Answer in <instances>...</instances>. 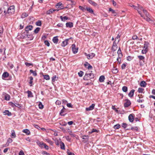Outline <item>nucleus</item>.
Masks as SVG:
<instances>
[{
    "instance_id": "nucleus-64",
    "label": "nucleus",
    "mask_w": 155,
    "mask_h": 155,
    "mask_svg": "<svg viewBox=\"0 0 155 155\" xmlns=\"http://www.w3.org/2000/svg\"><path fill=\"white\" fill-rule=\"evenodd\" d=\"M44 144L43 147H44L46 150H48L49 149L47 145H46V144L45 143H43Z\"/></svg>"
},
{
    "instance_id": "nucleus-20",
    "label": "nucleus",
    "mask_w": 155,
    "mask_h": 155,
    "mask_svg": "<svg viewBox=\"0 0 155 155\" xmlns=\"http://www.w3.org/2000/svg\"><path fill=\"white\" fill-rule=\"evenodd\" d=\"M149 43L147 41H145L144 43V46L143 47V49H146L148 50V47Z\"/></svg>"
},
{
    "instance_id": "nucleus-37",
    "label": "nucleus",
    "mask_w": 155,
    "mask_h": 155,
    "mask_svg": "<svg viewBox=\"0 0 155 155\" xmlns=\"http://www.w3.org/2000/svg\"><path fill=\"white\" fill-rule=\"evenodd\" d=\"M3 32V28L2 26H0V37L2 35Z\"/></svg>"
},
{
    "instance_id": "nucleus-62",
    "label": "nucleus",
    "mask_w": 155,
    "mask_h": 155,
    "mask_svg": "<svg viewBox=\"0 0 155 155\" xmlns=\"http://www.w3.org/2000/svg\"><path fill=\"white\" fill-rule=\"evenodd\" d=\"M56 75L54 76L53 77H52V82H54L56 80Z\"/></svg>"
},
{
    "instance_id": "nucleus-35",
    "label": "nucleus",
    "mask_w": 155,
    "mask_h": 155,
    "mask_svg": "<svg viewBox=\"0 0 155 155\" xmlns=\"http://www.w3.org/2000/svg\"><path fill=\"white\" fill-rule=\"evenodd\" d=\"M30 72L31 73H32L33 75L34 76H36L37 75V73L36 71H33L32 70H30Z\"/></svg>"
},
{
    "instance_id": "nucleus-24",
    "label": "nucleus",
    "mask_w": 155,
    "mask_h": 155,
    "mask_svg": "<svg viewBox=\"0 0 155 155\" xmlns=\"http://www.w3.org/2000/svg\"><path fill=\"white\" fill-rule=\"evenodd\" d=\"M58 39L57 36L54 37L52 39V41L53 42L56 44L58 43Z\"/></svg>"
},
{
    "instance_id": "nucleus-61",
    "label": "nucleus",
    "mask_w": 155,
    "mask_h": 155,
    "mask_svg": "<svg viewBox=\"0 0 155 155\" xmlns=\"http://www.w3.org/2000/svg\"><path fill=\"white\" fill-rule=\"evenodd\" d=\"M61 101L58 100L56 101L55 102V104L56 105H60L61 104Z\"/></svg>"
},
{
    "instance_id": "nucleus-27",
    "label": "nucleus",
    "mask_w": 155,
    "mask_h": 155,
    "mask_svg": "<svg viewBox=\"0 0 155 155\" xmlns=\"http://www.w3.org/2000/svg\"><path fill=\"white\" fill-rule=\"evenodd\" d=\"M22 132L26 133L27 135H28L30 134V131L28 129H24L23 130Z\"/></svg>"
},
{
    "instance_id": "nucleus-59",
    "label": "nucleus",
    "mask_w": 155,
    "mask_h": 155,
    "mask_svg": "<svg viewBox=\"0 0 155 155\" xmlns=\"http://www.w3.org/2000/svg\"><path fill=\"white\" fill-rule=\"evenodd\" d=\"M12 139L11 138H9L8 139L7 141V143H8V144H9L10 143H11L12 142Z\"/></svg>"
},
{
    "instance_id": "nucleus-8",
    "label": "nucleus",
    "mask_w": 155,
    "mask_h": 155,
    "mask_svg": "<svg viewBox=\"0 0 155 155\" xmlns=\"http://www.w3.org/2000/svg\"><path fill=\"white\" fill-rule=\"evenodd\" d=\"M126 102L124 104V107H129L131 104L130 101L128 99L125 100Z\"/></svg>"
},
{
    "instance_id": "nucleus-6",
    "label": "nucleus",
    "mask_w": 155,
    "mask_h": 155,
    "mask_svg": "<svg viewBox=\"0 0 155 155\" xmlns=\"http://www.w3.org/2000/svg\"><path fill=\"white\" fill-rule=\"evenodd\" d=\"M86 55L87 56V58L88 59H90L92 58L95 56V54L94 53H91L88 54L85 53Z\"/></svg>"
},
{
    "instance_id": "nucleus-11",
    "label": "nucleus",
    "mask_w": 155,
    "mask_h": 155,
    "mask_svg": "<svg viewBox=\"0 0 155 155\" xmlns=\"http://www.w3.org/2000/svg\"><path fill=\"white\" fill-rule=\"evenodd\" d=\"M69 39H66L64 41H63L61 43V46L63 47H64L67 45Z\"/></svg>"
},
{
    "instance_id": "nucleus-33",
    "label": "nucleus",
    "mask_w": 155,
    "mask_h": 155,
    "mask_svg": "<svg viewBox=\"0 0 155 155\" xmlns=\"http://www.w3.org/2000/svg\"><path fill=\"white\" fill-rule=\"evenodd\" d=\"M4 113H5V114L7 115L8 116H10L12 115L11 113L9 112L8 110H5Z\"/></svg>"
},
{
    "instance_id": "nucleus-15",
    "label": "nucleus",
    "mask_w": 155,
    "mask_h": 155,
    "mask_svg": "<svg viewBox=\"0 0 155 155\" xmlns=\"http://www.w3.org/2000/svg\"><path fill=\"white\" fill-rule=\"evenodd\" d=\"M66 27H67L72 28L73 26V23L71 22H67L66 24Z\"/></svg>"
},
{
    "instance_id": "nucleus-50",
    "label": "nucleus",
    "mask_w": 155,
    "mask_h": 155,
    "mask_svg": "<svg viewBox=\"0 0 155 155\" xmlns=\"http://www.w3.org/2000/svg\"><path fill=\"white\" fill-rule=\"evenodd\" d=\"M84 72L82 71H80L78 73V74L79 77H81L83 76Z\"/></svg>"
},
{
    "instance_id": "nucleus-18",
    "label": "nucleus",
    "mask_w": 155,
    "mask_h": 155,
    "mask_svg": "<svg viewBox=\"0 0 155 155\" xmlns=\"http://www.w3.org/2000/svg\"><path fill=\"white\" fill-rule=\"evenodd\" d=\"M146 83L144 81H141L140 84V85L141 87H145L147 85Z\"/></svg>"
},
{
    "instance_id": "nucleus-52",
    "label": "nucleus",
    "mask_w": 155,
    "mask_h": 155,
    "mask_svg": "<svg viewBox=\"0 0 155 155\" xmlns=\"http://www.w3.org/2000/svg\"><path fill=\"white\" fill-rule=\"evenodd\" d=\"M144 89L141 88H139L138 90V92L139 93H142Z\"/></svg>"
},
{
    "instance_id": "nucleus-23",
    "label": "nucleus",
    "mask_w": 155,
    "mask_h": 155,
    "mask_svg": "<svg viewBox=\"0 0 155 155\" xmlns=\"http://www.w3.org/2000/svg\"><path fill=\"white\" fill-rule=\"evenodd\" d=\"M141 10L143 12L144 14H145V15L146 16V17H148V16H149V14L146 11V10H145L143 9V8L141 7Z\"/></svg>"
},
{
    "instance_id": "nucleus-5",
    "label": "nucleus",
    "mask_w": 155,
    "mask_h": 155,
    "mask_svg": "<svg viewBox=\"0 0 155 155\" xmlns=\"http://www.w3.org/2000/svg\"><path fill=\"white\" fill-rule=\"evenodd\" d=\"M72 51L73 53L76 54L78 51V48H76L75 44H73L72 45Z\"/></svg>"
},
{
    "instance_id": "nucleus-57",
    "label": "nucleus",
    "mask_w": 155,
    "mask_h": 155,
    "mask_svg": "<svg viewBox=\"0 0 155 155\" xmlns=\"http://www.w3.org/2000/svg\"><path fill=\"white\" fill-rule=\"evenodd\" d=\"M112 109L113 110H114L117 113H118V110L114 106L112 105Z\"/></svg>"
},
{
    "instance_id": "nucleus-55",
    "label": "nucleus",
    "mask_w": 155,
    "mask_h": 155,
    "mask_svg": "<svg viewBox=\"0 0 155 155\" xmlns=\"http://www.w3.org/2000/svg\"><path fill=\"white\" fill-rule=\"evenodd\" d=\"M148 51V50L146 49H143L142 51V54H145L147 53V52Z\"/></svg>"
},
{
    "instance_id": "nucleus-16",
    "label": "nucleus",
    "mask_w": 155,
    "mask_h": 155,
    "mask_svg": "<svg viewBox=\"0 0 155 155\" xmlns=\"http://www.w3.org/2000/svg\"><path fill=\"white\" fill-rule=\"evenodd\" d=\"M138 58L140 60H143L144 59V57L142 55L138 56ZM139 62L140 63V66H142L143 64H141V61H140Z\"/></svg>"
},
{
    "instance_id": "nucleus-44",
    "label": "nucleus",
    "mask_w": 155,
    "mask_h": 155,
    "mask_svg": "<svg viewBox=\"0 0 155 155\" xmlns=\"http://www.w3.org/2000/svg\"><path fill=\"white\" fill-rule=\"evenodd\" d=\"M114 127L115 129H118L120 127V125L119 124H117L114 126Z\"/></svg>"
},
{
    "instance_id": "nucleus-49",
    "label": "nucleus",
    "mask_w": 155,
    "mask_h": 155,
    "mask_svg": "<svg viewBox=\"0 0 155 155\" xmlns=\"http://www.w3.org/2000/svg\"><path fill=\"white\" fill-rule=\"evenodd\" d=\"M139 99L137 100V101L139 103H142L144 101V100L143 99H141L140 97H139Z\"/></svg>"
},
{
    "instance_id": "nucleus-28",
    "label": "nucleus",
    "mask_w": 155,
    "mask_h": 155,
    "mask_svg": "<svg viewBox=\"0 0 155 155\" xmlns=\"http://www.w3.org/2000/svg\"><path fill=\"white\" fill-rule=\"evenodd\" d=\"M66 112L65 110H63V109H62L61 110L60 113V114L62 116H64L67 113H65V114H64L63 113H64Z\"/></svg>"
},
{
    "instance_id": "nucleus-14",
    "label": "nucleus",
    "mask_w": 155,
    "mask_h": 155,
    "mask_svg": "<svg viewBox=\"0 0 155 155\" xmlns=\"http://www.w3.org/2000/svg\"><path fill=\"white\" fill-rule=\"evenodd\" d=\"M117 53L119 58H120L122 57L123 55L120 48H119L117 51Z\"/></svg>"
},
{
    "instance_id": "nucleus-63",
    "label": "nucleus",
    "mask_w": 155,
    "mask_h": 155,
    "mask_svg": "<svg viewBox=\"0 0 155 155\" xmlns=\"http://www.w3.org/2000/svg\"><path fill=\"white\" fill-rule=\"evenodd\" d=\"M67 123L65 121L60 123V124L62 126H65L67 125Z\"/></svg>"
},
{
    "instance_id": "nucleus-1",
    "label": "nucleus",
    "mask_w": 155,
    "mask_h": 155,
    "mask_svg": "<svg viewBox=\"0 0 155 155\" xmlns=\"http://www.w3.org/2000/svg\"><path fill=\"white\" fill-rule=\"evenodd\" d=\"M95 77V75L92 73V71H87L83 78L85 80H88L91 79Z\"/></svg>"
},
{
    "instance_id": "nucleus-39",
    "label": "nucleus",
    "mask_w": 155,
    "mask_h": 155,
    "mask_svg": "<svg viewBox=\"0 0 155 155\" xmlns=\"http://www.w3.org/2000/svg\"><path fill=\"white\" fill-rule=\"evenodd\" d=\"M12 132L11 137L12 138H15L16 137V135L14 131V130H12Z\"/></svg>"
},
{
    "instance_id": "nucleus-56",
    "label": "nucleus",
    "mask_w": 155,
    "mask_h": 155,
    "mask_svg": "<svg viewBox=\"0 0 155 155\" xmlns=\"http://www.w3.org/2000/svg\"><path fill=\"white\" fill-rule=\"evenodd\" d=\"M67 153L68 155H74L73 153L70 151L68 150L67 151Z\"/></svg>"
},
{
    "instance_id": "nucleus-36",
    "label": "nucleus",
    "mask_w": 155,
    "mask_h": 155,
    "mask_svg": "<svg viewBox=\"0 0 155 155\" xmlns=\"http://www.w3.org/2000/svg\"><path fill=\"white\" fill-rule=\"evenodd\" d=\"M61 148L63 150L65 149V145L64 143L61 142L60 144Z\"/></svg>"
},
{
    "instance_id": "nucleus-10",
    "label": "nucleus",
    "mask_w": 155,
    "mask_h": 155,
    "mask_svg": "<svg viewBox=\"0 0 155 155\" xmlns=\"http://www.w3.org/2000/svg\"><path fill=\"white\" fill-rule=\"evenodd\" d=\"M83 139L85 140L83 141L84 143L87 142L89 140V136L88 135H84L81 137Z\"/></svg>"
},
{
    "instance_id": "nucleus-40",
    "label": "nucleus",
    "mask_w": 155,
    "mask_h": 155,
    "mask_svg": "<svg viewBox=\"0 0 155 155\" xmlns=\"http://www.w3.org/2000/svg\"><path fill=\"white\" fill-rule=\"evenodd\" d=\"M79 8L83 12H84L86 10V8H84L81 6H79Z\"/></svg>"
},
{
    "instance_id": "nucleus-53",
    "label": "nucleus",
    "mask_w": 155,
    "mask_h": 155,
    "mask_svg": "<svg viewBox=\"0 0 155 155\" xmlns=\"http://www.w3.org/2000/svg\"><path fill=\"white\" fill-rule=\"evenodd\" d=\"M44 43L45 45H46L48 47H49L50 46V43L47 40L45 41Z\"/></svg>"
},
{
    "instance_id": "nucleus-46",
    "label": "nucleus",
    "mask_w": 155,
    "mask_h": 155,
    "mask_svg": "<svg viewBox=\"0 0 155 155\" xmlns=\"http://www.w3.org/2000/svg\"><path fill=\"white\" fill-rule=\"evenodd\" d=\"M123 91L124 92H126L127 91V87L126 86H124L122 88Z\"/></svg>"
},
{
    "instance_id": "nucleus-2",
    "label": "nucleus",
    "mask_w": 155,
    "mask_h": 155,
    "mask_svg": "<svg viewBox=\"0 0 155 155\" xmlns=\"http://www.w3.org/2000/svg\"><path fill=\"white\" fill-rule=\"evenodd\" d=\"M15 12V6L13 5L10 6L8 9V11L6 12L5 10L4 11V13L5 15L7 14H8L9 15H11L14 13Z\"/></svg>"
},
{
    "instance_id": "nucleus-17",
    "label": "nucleus",
    "mask_w": 155,
    "mask_h": 155,
    "mask_svg": "<svg viewBox=\"0 0 155 155\" xmlns=\"http://www.w3.org/2000/svg\"><path fill=\"white\" fill-rule=\"evenodd\" d=\"M58 11L59 10L58 9H50L47 12V14H50V13H52L55 11L58 12Z\"/></svg>"
},
{
    "instance_id": "nucleus-12",
    "label": "nucleus",
    "mask_w": 155,
    "mask_h": 155,
    "mask_svg": "<svg viewBox=\"0 0 155 155\" xmlns=\"http://www.w3.org/2000/svg\"><path fill=\"white\" fill-rule=\"evenodd\" d=\"M33 28V26L31 25L28 26L26 27L25 28V31L26 32L28 31H29L31 30Z\"/></svg>"
},
{
    "instance_id": "nucleus-13",
    "label": "nucleus",
    "mask_w": 155,
    "mask_h": 155,
    "mask_svg": "<svg viewBox=\"0 0 155 155\" xmlns=\"http://www.w3.org/2000/svg\"><path fill=\"white\" fill-rule=\"evenodd\" d=\"M87 1L91 4L94 6H96L97 5V3L92 0H87Z\"/></svg>"
},
{
    "instance_id": "nucleus-38",
    "label": "nucleus",
    "mask_w": 155,
    "mask_h": 155,
    "mask_svg": "<svg viewBox=\"0 0 155 155\" xmlns=\"http://www.w3.org/2000/svg\"><path fill=\"white\" fill-rule=\"evenodd\" d=\"M44 78L47 80H49L50 79V77L48 75H44Z\"/></svg>"
},
{
    "instance_id": "nucleus-48",
    "label": "nucleus",
    "mask_w": 155,
    "mask_h": 155,
    "mask_svg": "<svg viewBox=\"0 0 155 155\" xmlns=\"http://www.w3.org/2000/svg\"><path fill=\"white\" fill-rule=\"evenodd\" d=\"M122 126L124 128H126L127 127L128 125L126 123H123L122 124Z\"/></svg>"
},
{
    "instance_id": "nucleus-29",
    "label": "nucleus",
    "mask_w": 155,
    "mask_h": 155,
    "mask_svg": "<svg viewBox=\"0 0 155 155\" xmlns=\"http://www.w3.org/2000/svg\"><path fill=\"white\" fill-rule=\"evenodd\" d=\"M37 144L41 148H42L44 146V144L43 143H43V142H40V141H38L37 142Z\"/></svg>"
},
{
    "instance_id": "nucleus-47",
    "label": "nucleus",
    "mask_w": 155,
    "mask_h": 155,
    "mask_svg": "<svg viewBox=\"0 0 155 155\" xmlns=\"http://www.w3.org/2000/svg\"><path fill=\"white\" fill-rule=\"evenodd\" d=\"M40 28H38V27L37 28L34 30V32L35 34H37V33H38V31H40Z\"/></svg>"
},
{
    "instance_id": "nucleus-4",
    "label": "nucleus",
    "mask_w": 155,
    "mask_h": 155,
    "mask_svg": "<svg viewBox=\"0 0 155 155\" xmlns=\"http://www.w3.org/2000/svg\"><path fill=\"white\" fill-rule=\"evenodd\" d=\"M137 11L138 12V13L140 15H141V16L144 19H146V20L148 21H151V20L150 19V15H149V16H148V17H146V18L144 17L142 13H141V12L139 10H137Z\"/></svg>"
},
{
    "instance_id": "nucleus-26",
    "label": "nucleus",
    "mask_w": 155,
    "mask_h": 155,
    "mask_svg": "<svg viewBox=\"0 0 155 155\" xmlns=\"http://www.w3.org/2000/svg\"><path fill=\"white\" fill-rule=\"evenodd\" d=\"M109 12H111L113 14H114V16H116L117 15V13L112 8H110L109 9Z\"/></svg>"
},
{
    "instance_id": "nucleus-3",
    "label": "nucleus",
    "mask_w": 155,
    "mask_h": 155,
    "mask_svg": "<svg viewBox=\"0 0 155 155\" xmlns=\"http://www.w3.org/2000/svg\"><path fill=\"white\" fill-rule=\"evenodd\" d=\"M119 41L120 40L118 39L117 42H116V41H114L113 42L112 47L111 49V50L113 51H116L117 48V44Z\"/></svg>"
},
{
    "instance_id": "nucleus-31",
    "label": "nucleus",
    "mask_w": 155,
    "mask_h": 155,
    "mask_svg": "<svg viewBox=\"0 0 155 155\" xmlns=\"http://www.w3.org/2000/svg\"><path fill=\"white\" fill-rule=\"evenodd\" d=\"M112 72L114 74H116L118 72L117 69L115 67H113V68L112 69Z\"/></svg>"
},
{
    "instance_id": "nucleus-51",
    "label": "nucleus",
    "mask_w": 155,
    "mask_h": 155,
    "mask_svg": "<svg viewBox=\"0 0 155 155\" xmlns=\"http://www.w3.org/2000/svg\"><path fill=\"white\" fill-rule=\"evenodd\" d=\"M130 130H136V131H137L138 130V128L137 127H131L130 128Z\"/></svg>"
},
{
    "instance_id": "nucleus-25",
    "label": "nucleus",
    "mask_w": 155,
    "mask_h": 155,
    "mask_svg": "<svg viewBox=\"0 0 155 155\" xmlns=\"http://www.w3.org/2000/svg\"><path fill=\"white\" fill-rule=\"evenodd\" d=\"M60 18L61 21H64L68 19V18L66 16L63 17L62 16H61L60 17Z\"/></svg>"
},
{
    "instance_id": "nucleus-34",
    "label": "nucleus",
    "mask_w": 155,
    "mask_h": 155,
    "mask_svg": "<svg viewBox=\"0 0 155 155\" xmlns=\"http://www.w3.org/2000/svg\"><path fill=\"white\" fill-rule=\"evenodd\" d=\"M10 96L8 94H6L5 97V99L6 101H8L10 100Z\"/></svg>"
},
{
    "instance_id": "nucleus-42",
    "label": "nucleus",
    "mask_w": 155,
    "mask_h": 155,
    "mask_svg": "<svg viewBox=\"0 0 155 155\" xmlns=\"http://www.w3.org/2000/svg\"><path fill=\"white\" fill-rule=\"evenodd\" d=\"M9 105H11L13 107H18L15 104L13 103L12 102H9Z\"/></svg>"
},
{
    "instance_id": "nucleus-22",
    "label": "nucleus",
    "mask_w": 155,
    "mask_h": 155,
    "mask_svg": "<svg viewBox=\"0 0 155 155\" xmlns=\"http://www.w3.org/2000/svg\"><path fill=\"white\" fill-rule=\"evenodd\" d=\"M86 10L91 14H94L93 10L91 8L89 7H86Z\"/></svg>"
},
{
    "instance_id": "nucleus-54",
    "label": "nucleus",
    "mask_w": 155,
    "mask_h": 155,
    "mask_svg": "<svg viewBox=\"0 0 155 155\" xmlns=\"http://www.w3.org/2000/svg\"><path fill=\"white\" fill-rule=\"evenodd\" d=\"M25 64L26 66L28 67H29L30 66H33V64L32 63L25 62Z\"/></svg>"
},
{
    "instance_id": "nucleus-45",
    "label": "nucleus",
    "mask_w": 155,
    "mask_h": 155,
    "mask_svg": "<svg viewBox=\"0 0 155 155\" xmlns=\"http://www.w3.org/2000/svg\"><path fill=\"white\" fill-rule=\"evenodd\" d=\"M36 25L38 26H41V21L39 20L36 22Z\"/></svg>"
},
{
    "instance_id": "nucleus-32",
    "label": "nucleus",
    "mask_w": 155,
    "mask_h": 155,
    "mask_svg": "<svg viewBox=\"0 0 155 155\" xmlns=\"http://www.w3.org/2000/svg\"><path fill=\"white\" fill-rule=\"evenodd\" d=\"M27 93L28 94V97H33L31 91H27Z\"/></svg>"
},
{
    "instance_id": "nucleus-30",
    "label": "nucleus",
    "mask_w": 155,
    "mask_h": 155,
    "mask_svg": "<svg viewBox=\"0 0 155 155\" xmlns=\"http://www.w3.org/2000/svg\"><path fill=\"white\" fill-rule=\"evenodd\" d=\"M104 76L103 75H102L100 77L99 80L100 82H101L104 81Z\"/></svg>"
},
{
    "instance_id": "nucleus-60",
    "label": "nucleus",
    "mask_w": 155,
    "mask_h": 155,
    "mask_svg": "<svg viewBox=\"0 0 155 155\" xmlns=\"http://www.w3.org/2000/svg\"><path fill=\"white\" fill-rule=\"evenodd\" d=\"M46 141L48 143L50 144L51 145H52L53 144V142L50 140L48 139L46 140Z\"/></svg>"
},
{
    "instance_id": "nucleus-41",
    "label": "nucleus",
    "mask_w": 155,
    "mask_h": 155,
    "mask_svg": "<svg viewBox=\"0 0 155 155\" xmlns=\"http://www.w3.org/2000/svg\"><path fill=\"white\" fill-rule=\"evenodd\" d=\"M39 108L40 109H42L44 107V106L41 102H39L38 104Z\"/></svg>"
},
{
    "instance_id": "nucleus-7",
    "label": "nucleus",
    "mask_w": 155,
    "mask_h": 155,
    "mask_svg": "<svg viewBox=\"0 0 155 155\" xmlns=\"http://www.w3.org/2000/svg\"><path fill=\"white\" fill-rule=\"evenodd\" d=\"M134 114H131L129 115L128 116V119L129 121L130 122H133L134 120Z\"/></svg>"
},
{
    "instance_id": "nucleus-9",
    "label": "nucleus",
    "mask_w": 155,
    "mask_h": 155,
    "mask_svg": "<svg viewBox=\"0 0 155 155\" xmlns=\"http://www.w3.org/2000/svg\"><path fill=\"white\" fill-rule=\"evenodd\" d=\"M95 104H93L91 105L90 106L86 108V111L91 110H93L95 106Z\"/></svg>"
},
{
    "instance_id": "nucleus-19",
    "label": "nucleus",
    "mask_w": 155,
    "mask_h": 155,
    "mask_svg": "<svg viewBox=\"0 0 155 155\" xmlns=\"http://www.w3.org/2000/svg\"><path fill=\"white\" fill-rule=\"evenodd\" d=\"M135 90L134 89L132 90L128 94V96L130 97H133Z\"/></svg>"
},
{
    "instance_id": "nucleus-58",
    "label": "nucleus",
    "mask_w": 155,
    "mask_h": 155,
    "mask_svg": "<svg viewBox=\"0 0 155 155\" xmlns=\"http://www.w3.org/2000/svg\"><path fill=\"white\" fill-rule=\"evenodd\" d=\"M133 59V58L132 57L130 56H128L127 57V60L129 61H130Z\"/></svg>"
},
{
    "instance_id": "nucleus-43",
    "label": "nucleus",
    "mask_w": 155,
    "mask_h": 155,
    "mask_svg": "<svg viewBox=\"0 0 155 155\" xmlns=\"http://www.w3.org/2000/svg\"><path fill=\"white\" fill-rule=\"evenodd\" d=\"M28 16V15L26 13H24L22 14L21 17L22 18H24L25 17H27Z\"/></svg>"
},
{
    "instance_id": "nucleus-21",
    "label": "nucleus",
    "mask_w": 155,
    "mask_h": 155,
    "mask_svg": "<svg viewBox=\"0 0 155 155\" xmlns=\"http://www.w3.org/2000/svg\"><path fill=\"white\" fill-rule=\"evenodd\" d=\"M9 75V73L7 72H4L2 75V78H7Z\"/></svg>"
}]
</instances>
